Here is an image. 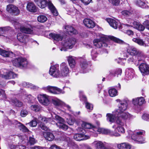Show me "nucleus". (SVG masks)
<instances>
[{"label":"nucleus","instance_id":"obj_43","mask_svg":"<svg viewBox=\"0 0 149 149\" xmlns=\"http://www.w3.org/2000/svg\"><path fill=\"white\" fill-rule=\"evenodd\" d=\"M83 104H85V107L88 110V111H90L93 109V104L87 101L85 102L84 103H83Z\"/></svg>","mask_w":149,"mask_h":149},{"label":"nucleus","instance_id":"obj_60","mask_svg":"<svg viewBox=\"0 0 149 149\" xmlns=\"http://www.w3.org/2000/svg\"><path fill=\"white\" fill-rule=\"evenodd\" d=\"M142 119L146 121H149V114L144 113L142 116Z\"/></svg>","mask_w":149,"mask_h":149},{"label":"nucleus","instance_id":"obj_38","mask_svg":"<svg viewBox=\"0 0 149 149\" xmlns=\"http://www.w3.org/2000/svg\"><path fill=\"white\" fill-rule=\"evenodd\" d=\"M56 125L60 129L64 130H66L68 128V126L64 123H56Z\"/></svg>","mask_w":149,"mask_h":149},{"label":"nucleus","instance_id":"obj_26","mask_svg":"<svg viewBox=\"0 0 149 149\" xmlns=\"http://www.w3.org/2000/svg\"><path fill=\"white\" fill-rule=\"evenodd\" d=\"M79 59L80 61V65L81 68L83 70H86L88 66L87 62L84 57H80Z\"/></svg>","mask_w":149,"mask_h":149},{"label":"nucleus","instance_id":"obj_61","mask_svg":"<svg viewBox=\"0 0 149 149\" xmlns=\"http://www.w3.org/2000/svg\"><path fill=\"white\" fill-rule=\"evenodd\" d=\"M1 95L3 96V99H5L6 98V95L4 90L0 89V96Z\"/></svg>","mask_w":149,"mask_h":149},{"label":"nucleus","instance_id":"obj_49","mask_svg":"<svg viewBox=\"0 0 149 149\" xmlns=\"http://www.w3.org/2000/svg\"><path fill=\"white\" fill-rule=\"evenodd\" d=\"M91 55L92 59L95 60L97 55V53L96 49L92 50V51L91 52Z\"/></svg>","mask_w":149,"mask_h":149},{"label":"nucleus","instance_id":"obj_32","mask_svg":"<svg viewBox=\"0 0 149 149\" xmlns=\"http://www.w3.org/2000/svg\"><path fill=\"white\" fill-rule=\"evenodd\" d=\"M13 123L17 125L18 126H20L21 129V130L23 132H27L29 131L28 129L25 126L20 122H18L17 120H14Z\"/></svg>","mask_w":149,"mask_h":149},{"label":"nucleus","instance_id":"obj_8","mask_svg":"<svg viewBox=\"0 0 149 149\" xmlns=\"http://www.w3.org/2000/svg\"><path fill=\"white\" fill-rule=\"evenodd\" d=\"M42 89L46 92L55 94L64 93L61 89L57 87L50 86L43 87L42 88Z\"/></svg>","mask_w":149,"mask_h":149},{"label":"nucleus","instance_id":"obj_40","mask_svg":"<svg viewBox=\"0 0 149 149\" xmlns=\"http://www.w3.org/2000/svg\"><path fill=\"white\" fill-rule=\"evenodd\" d=\"M11 102L13 105L16 107H21L23 105V103L16 99L12 100Z\"/></svg>","mask_w":149,"mask_h":149},{"label":"nucleus","instance_id":"obj_23","mask_svg":"<svg viewBox=\"0 0 149 149\" xmlns=\"http://www.w3.org/2000/svg\"><path fill=\"white\" fill-rule=\"evenodd\" d=\"M26 8L29 11L32 12H36L37 11L36 7L33 2L28 3L26 6Z\"/></svg>","mask_w":149,"mask_h":149},{"label":"nucleus","instance_id":"obj_9","mask_svg":"<svg viewBox=\"0 0 149 149\" xmlns=\"http://www.w3.org/2000/svg\"><path fill=\"white\" fill-rule=\"evenodd\" d=\"M104 43L107 44V47L109 45H112L113 43V41L119 44H122L123 41L122 40L116 38L113 36H107L104 38Z\"/></svg>","mask_w":149,"mask_h":149},{"label":"nucleus","instance_id":"obj_17","mask_svg":"<svg viewBox=\"0 0 149 149\" xmlns=\"http://www.w3.org/2000/svg\"><path fill=\"white\" fill-rule=\"evenodd\" d=\"M7 10L9 13L15 15H18L20 12L18 8L13 4H9L7 6Z\"/></svg>","mask_w":149,"mask_h":149},{"label":"nucleus","instance_id":"obj_25","mask_svg":"<svg viewBox=\"0 0 149 149\" xmlns=\"http://www.w3.org/2000/svg\"><path fill=\"white\" fill-rule=\"evenodd\" d=\"M49 36L52 39L57 41L63 40L64 38L62 37L60 34L51 33L49 34Z\"/></svg>","mask_w":149,"mask_h":149},{"label":"nucleus","instance_id":"obj_30","mask_svg":"<svg viewBox=\"0 0 149 149\" xmlns=\"http://www.w3.org/2000/svg\"><path fill=\"white\" fill-rule=\"evenodd\" d=\"M43 135L47 140L49 141H52L54 138L53 134L49 132H44Z\"/></svg>","mask_w":149,"mask_h":149},{"label":"nucleus","instance_id":"obj_46","mask_svg":"<svg viewBox=\"0 0 149 149\" xmlns=\"http://www.w3.org/2000/svg\"><path fill=\"white\" fill-rule=\"evenodd\" d=\"M31 109L37 112L39 111L40 109V106L37 105H32L31 107Z\"/></svg>","mask_w":149,"mask_h":149},{"label":"nucleus","instance_id":"obj_59","mask_svg":"<svg viewBox=\"0 0 149 149\" xmlns=\"http://www.w3.org/2000/svg\"><path fill=\"white\" fill-rule=\"evenodd\" d=\"M115 71H116L115 72V75L116 74L118 77L119 75H121L122 72V70L120 68H117L115 69Z\"/></svg>","mask_w":149,"mask_h":149},{"label":"nucleus","instance_id":"obj_34","mask_svg":"<svg viewBox=\"0 0 149 149\" xmlns=\"http://www.w3.org/2000/svg\"><path fill=\"white\" fill-rule=\"evenodd\" d=\"M20 30L23 33L29 34L31 33L33 31L31 29L23 26L20 27Z\"/></svg>","mask_w":149,"mask_h":149},{"label":"nucleus","instance_id":"obj_29","mask_svg":"<svg viewBox=\"0 0 149 149\" xmlns=\"http://www.w3.org/2000/svg\"><path fill=\"white\" fill-rule=\"evenodd\" d=\"M117 146L119 149H130L131 148L130 145L127 143L118 144Z\"/></svg>","mask_w":149,"mask_h":149},{"label":"nucleus","instance_id":"obj_39","mask_svg":"<svg viewBox=\"0 0 149 149\" xmlns=\"http://www.w3.org/2000/svg\"><path fill=\"white\" fill-rule=\"evenodd\" d=\"M52 102L55 106H59L63 104L62 101L56 98H54L52 99Z\"/></svg>","mask_w":149,"mask_h":149},{"label":"nucleus","instance_id":"obj_51","mask_svg":"<svg viewBox=\"0 0 149 149\" xmlns=\"http://www.w3.org/2000/svg\"><path fill=\"white\" fill-rule=\"evenodd\" d=\"M10 27L9 26H6L0 28V33L2 34L5 31L10 30Z\"/></svg>","mask_w":149,"mask_h":149},{"label":"nucleus","instance_id":"obj_13","mask_svg":"<svg viewBox=\"0 0 149 149\" xmlns=\"http://www.w3.org/2000/svg\"><path fill=\"white\" fill-rule=\"evenodd\" d=\"M37 98L39 102L44 105L47 106L49 103L48 96L46 94L39 95Z\"/></svg>","mask_w":149,"mask_h":149},{"label":"nucleus","instance_id":"obj_44","mask_svg":"<svg viewBox=\"0 0 149 149\" xmlns=\"http://www.w3.org/2000/svg\"><path fill=\"white\" fill-rule=\"evenodd\" d=\"M54 115L55 116H53V117H54V118H55V120L57 122V123H65V120L63 118L58 115L56 114H55Z\"/></svg>","mask_w":149,"mask_h":149},{"label":"nucleus","instance_id":"obj_36","mask_svg":"<svg viewBox=\"0 0 149 149\" xmlns=\"http://www.w3.org/2000/svg\"><path fill=\"white\" fill-rule=\"evenodd\" d=\"M22 85L23 86L26 88H30L34 90L37 89L38 88V87L36 86L29 83H27L26 82H24L23 83Z\"/></svg>","mask_w":149,"mask_h":149},{"label":"nucleus","instance_id":"obj_4","mask_svg":"<svg viewBox=\"0 0 149 149\" xmlns=\"http://www.w3.org/2000/svg\"><path fill=\"white\" fill-rule=\"evenodd\" d=\"M36 4L40 8H44L48 6L53 14L55 16L58 15V12L52 3L49 0H34Z\"/></svg>","mask_w":149,"mask_h":149},{"label":"nucleus","instance_id":"obj_7","mask_svg":"<svg viewBox=\"0 0 149 149\" xmlns=\"http://www.w3.org/2000/svg\"><path fill=\"white\" fill-rule=\"evenodd\" d=\"M12 62L14 66L21 68H26L28 64L27 59L21 57L16 58L13 60Z\"/></svg>","mask_w":149,"mask_h":149},{"label":"nucleus","instance_id":"obj_6","mask_svg":"<svg viewBox=\"0 0 149 149\" xmlns=\"http://www.w3.org/2000/svg\"><path fill=\"white\" fill-rule=\"evenodd\" d=\"M76 42L74 38H70L68 36L65 37L62 42L63 47L60 49L61 51H66L68 49H72Z\"/></svg>","mask_w":149,"mask_h":149},{"label":"nucleus","instance_id":"obj_62","mask_svg":"<svg viewBox=\"0 0 149 149\" xmlns=\"http://www.w3.org/2000/svg\"><path fill=\"white\" fill-rule=\"evenodd\" d=\"M14 149H26L25 146L22 145H17L13 147Z\"/></svg>","mask_w":149,"mask_h":149},{"label":"nucleus","instance_id":"obj_5","mask_svg":"<svg viewBox=\"0 0 149 149\" xmlns=\"http://www.w3.org/2000/svg\"><path fill=\"white\" fill-rule=\"evenodd\" d=\"M127 132L129 136H131L132 139L137 142L138 143H142L145 142V140L143 138L145 131L143 130H136L133 132L129 130Z\"/></svg>","mask_w":149,"mask_h":149},{"label":"nucleus","instance_id":"obj_48","mask_svg":"<svg viewBox=\"0 0 149 149\" xmlns=\"http://www.w3.org/2000/svg\"><path fill=\"white\" fill-rule=\"evenodd\" d=\"M126 60V58H119L118 59H115V61L117 63L122 65H124V60L125 61Z\"/></svg>","mask_w":149,"mask_h":149},{"label":"nucleus","instance_id":"obj_31","mask_svg":"<svg viewBox=\"0 0 149 149\" xmlns=\"http://www.w3.org/2000/svg\"><path fill=\"white\" fill-rule=\"evenodd\" d=\"M0 54L5 57H8L10 56H13L14 54L13 52L10 51H7L0 48Z\"/></svg>","mask_w":149,"mask_h":149},{"label":"nucleus","instance_id":"obj_52","mask_svg":"<svg viewBox=\"0 0 149 149\" xmlns=\"http://www.w3.org/2000/svg\"><path fill=\"white\" fill-rule=\"evenodd\" d=\"M36 142L35 139L32 137H29V143L31 145H33L35 144Z\"/></svg>","mask_w":149,"mask_h":149},{"label":"nucleus","instance_id":"obj_10","mask_svg":"<svg viewBox=\"0 0 149 149\" xmlns=\"http://www.w3.org/2000/svg\"><path fill=\"white\" fill-rule=\"evenodd\" d=\"M59 68V65L58 64L51 66L49 71V74L55 77H59L60 74Z\"/></svg>","mask_w":149,"mask_h":149},{"label":"nucleus","instance_id":"obj_12","mask_svg":"<svg viewBox=\"0 0 149 149\" xmlns=\"http://www.w3.org/2000/svg\"><path fill=\"white\" fill-rule=\"evenodd\" d=\"M124 26H131L133 27L134 28L140 31H143L145 29V27L144 25H142L139 22L132 20L130 22V25L125 24Z\"/></svg>","mask_w":149,"mask_h":149},{"label":"nucleus","instance_id":"obj_1","mask_svg":"<svg viewBox=\"0 0 149 149\" xmlns=\"http://www.w3.org/2000/svg\"><path fill=\"white\" fill-rule=\"evenodd\" d=\"M126 104L125 103L119 107L118 109L113 111L112 113H107L106 115L107 120L111 123L116 122L118 125L117 126L114 125L112 128L114 129L115 132L113 133L109 130L110 132L107 134H109L111 136H120V135L117 132L123 133H125V129L123 126L126 120L133 118V116L128 112L125 111L127 109Z\"/></svg>","mask_w":149,"mask_h":149},{"label":"nucleus","instance_id":"obj_14","mask_svg":"<svg viewBox=\"0 0 149 149\" xmlns=\"http://www.w3.org/2000/svg\"><path fill=\"white\" fill-rule=\"evenodd\" d=\"M17 38L18 41L23 45H26L28 41V36L22 33H18L17 35Z\"/></svg>","mask_w":149,"mask_h":149},{"label":"nucleus","instance_id":"obj_27","mask_svg":"<svg viewBox=\"0 0 149 149\" xmlns=\"http://www.w3.org/2000/svg\"><path fill=\"white\" fill-rule=\"evenodd\" d=\"M134 72L132 68H128L126 70V77L129 80L132 79L134 75Z\"/></svg>","mask_w":149,"mask_h":149},{"label":"nucleus","instance_id":"obj_33","mask_svg":"<svg viewBox=\"0 0 149 149\" xmlns=\"http://www.w3.org/2000/svg\"><path fill=\"white\" fill-rule=\"evenodd\" d=\"M68 61L71 68H73L76 65V63L74 57L72 56H70L68 57Z\"/></svg>","mask_w":149,"mask_h":149},{"label":"nucleus","instance_id":"obj_22","mask_svg":"<svg viewBox=\"0 0 149 149\" xmlns=\"http://www.w3.org/2000/svg\"><path fill=\"white\" fill-rule=\"evenodd\" d=\"M93 43L94 45L97 48H100L102 46H104L105 47H107V44L104 43V42H102L101 41L100 39H95L93 41Z\"/></svg>","mask_w":149,"mask_h":149},{"label":"nucleus","instance_id":"obj_57","mask_svg":"<svg viewBox=\"0 0 149 149\" xmlns=\"http://www.w3.org/2000/svg\"><path fill=\"white\" fill-rule=\"evenodd\" d=\"M122 14L123 15L127 16L130 15L132 14V13L130 11L125 10L123 11L122 12Z\"/></svg>","mask_w":149,"mask_h":149},{"label":"nucleus","instance_id":"obj_56","mask_svg":"<svg viewBox=\"0 0 149 149\" xmlns=\"http://www.w3.org/2000/svg\"><path fill=\"white\" fill-rule=\"evenodd\" d=\"M116 101L117 102H119L120 103V104L118 106V109L115 110L114 111H115L116 110L118 109H119V107H120V106L121 105H123V103L124 104H125V103H126V108H127V102H126V101H121V100H120V99H117L116 100Z\"/></svg>","mask_w":149,"mask_h":149},{"label":"nucleus","instance_id":"obj_53","mask_svg":"<svg viewBox=\"0 0 149 149\" xmlns=\"http://www.w3.org/2000/svg\"><path fill=\"white\" fill-rule=\"evenodd\" d=\"M79 149H91L88 145L84 144H80L79 147Z\"/></svg>","mask_w":149,"mask_h":149},{"label":"nucleus","instance_id":"obj_15","mask_svg":"<svg viewBox=\"0 0 149 149\" xmlns=\"http://www.w3.org/2000/svg\"><path fill=\"white\" fill-rule=\"evenodd\" d=\"M139 68L143 75L149 74V65L146 63H141L139 66Z\"/></svg>","mask_w":149,"mask_h":149},{"label":"nucleus","instance_id":"obj_45","mask_svg":"<svg viewBox=\"0 0 149 149\" xmlns=\"http://www.w3.org/2000/svg\"><path fill=\"white\" fill-rule=\"evenodd\" d=\"M96 149H104L106 147L104 146V144L101 141L97 142L96 144Z\"/></svg>","mask_w":149,"mask_h":149},{"label":"nucleus","instance_id":"obj_37","mask_svg":"<svg viewBox=\"0 0 149 149\" xmlns=\"http://www.w3.org/2000/svg\"><path fill=\"white\" fill-rule=\"evenodd\" d=\"M109 93L110 96L112 97L118 95L117 90L114 88H110L109 90Z\"/></svg>","mask_w":149,"mask_h":149},{"label":"nucleus","instance_id":"obj_3","mask_svg":"<svg viewBox=\"0 0 149 149\" xmlns=\"http://www.w3.org/2000/svg\"><path fill=\"white\" fill-rule=\"evenodd\" d=\"M128 46L126 48L127 52L124 53L123 56L124 57L128 58L129 55L132 56H136L137 58L138 61H143L145 57L144 54L141 51H139L134 46H130L127 44Z\"/></svg>","mask_w":149,"mask_h":149},{"label":"nucleus","instance_id":"obj_35","mask_svg":"<svg viewBox=\"0 0 149 149\" xmlns=\"http://www.w3.org/2000/svg\"><path fill=\"white\" fill-rule=\"evenodd\" d=\"M37 20L39 22L44 23L47 20V18L46 15H40L38 17Z\"/></svg>","mask_w":149,"mask_h":149},{"label":"nucleus","instance_id":"obj_11","mask_svg":"<svg viewBox=\"0 0 149 149\" xmlns=\"http://www.w3.org/2000/svg\"><path fill=\"white\" fill-rule=\"evenodd\" d=\"M61 72H60V77L67 76L69 72V70L67 64L62 63L60 65Z\"/></svg>","mask_w":149,"mask_h":149},{"label":"nucleus","instance_id":"obj_16","mask_svg":"<svg viewBox=\"0 0 149 149\" xmlns=\"http://www.w3.org/2000/svg\"><path fill=\"white\" fill-rule=\"evenodd\" d=\"M41 120V123L40 124V127L42 130H47L48 129V127L45 125V123H49L52 124H54L53 123V122H54L53 121V120L50 118H43Z\"/></svg>","mask_w":149,"mask_h":149},{"label":"nucleus","instance_id":"obj_28","mask_svg":"<svg viewBox=\"0 0 149 149\" xmlns=\"http://www.w3.org/2000/svg\"><path fill=\"white\" fill-rule=\"evenodd\" d=\"M107 21L111 26L115 29H117L118 27V23L115 20L111 18H107Z\"/></svg>","mask_w":149,"mask_h":149},{"label":"nucleus","instance_id":"obj_50","mask_svg":"<svg viewBox=\"0 0 149 149\" xmlns=\"http://www.w3.org/2000/svg\"><path fill=\"white\" fill-rule=\"evenodd\" d=\"M109 1L113 5L115 6H118L120 2V0H109Z\"/></svg>","mask_w":149,"mask_h":149},{"label":"nucleus","instance_id":"obj_63","mask_svg":"<svg viewBox=\"0 0 149 149\" xmlns=\"http://www.w3.org/2000/svg\"><path fill=\"white\" fill-rule=\"evenodd\" d=\"M143 24L145 28L146 29L147 28H148V26H149V21L148 20H146L143 23Z\"/></svg>","mask_w":149,"mask_h":149},{"label":"nucleus","instance_id":"obj_64","mask_svg":"<svg viewBox=\"0 0 149 149\" xmlns=\"http://www.w3.org/2000/svg\"><path fill=\"white\" fill-rule=\"evenodd\" d=\"M104 149H115L113 147V146L111 144H110L106 145V147L104 148Z\"/></svg>","mask_w":149,"mask_h":149},{"label":"nucleus","instance_id":"obj_47","mask_svg":"<svg viewBox=\"0 0 149 149\" xmlns=\"http://www.w3.org/2000/svg\"><path fill=\"white\" fill-rule=\"evenodd\" d=\"M136 3L138 6L142 8L146 7V4L141 0H138L136 2Z\"/></svg>","mask_w":149,"mask_h":149},{"label":"nucleus","instance_id":"obj_2","mask_svg":"<svg viewBox=\"0 0 149 149\" xmlns=\"http://www.w3.org/2000/svg\"><path fill=\"white\" fill-rule=\"evenodd\" d=\"M81 126L84 128L90 129V134L94 137H97L98 134H107L110 132L108 129L95 127L91 124L86 122H83Z\"/></svg>","mask_w":149,"mask_h":149},{"label":"nucleus","instance_id":"obj_20","mask_svg":"<svg viewBox=\"0 0 149 149\" xmlns=\"http://www.w3.org/2000/svg\"><path fill=\"white\" fill-rule=\"evenodd\" d=\"M132 101L133 104L134 105H136L137 107L138 106V105L139 106L141 105L145 102V99L142 97L134 98Z\"/></svg>","mask_w":149,"mask_h":149},{"label":"nucleus","instance_id":"obj_41","mask_svg":"<svg viewBox=\"0 0 149 149\" xmlns=\"http://www.w3.org/2000/svg\"><path fill=\"white\" fill-rule=\"evenodd\" d=\"M132 40L139 45L145 46V47L146 46V44L144 43V41L141 39L138 38H134L132 39Z\"/></svg>","mask_w":149,"mask_h":149},{"label":"nucleus","instance_id":"obj_19","mask_svg":"<svg viewBox=\"0 0 149 149\" xmlns=\"http://www.w3.org/2000/svg\"><path fill=\"white\" fill-rule=\"evenodd\" d=\"M65 33L70 35L76 34L78 33L77 31L71 25H68L65 26Z\"/></svg>","mask_w":149,"mask_h":149},{"label":"nucleus","instance_id":"obj_42","mask_svg":"<svg viewBox=\"0 0 149 149\" xmlns=\"http://www.w3.org/2000/svg\"><path fill=\"white\" fill-rule=\"evenodd\" d=\"M79 97L81 100L84 102V103L87 101V99L86 96L84 95L83 91H81L79 92Z\"/></svg>","mask_w":149,"mask_h":149},{"label":"nucleus","instance_id":"obj_55","mask_svg":"<svg viewBox=\"0 0 149 149\" xmlns=\"http://www.w3.org/2000/svg\"><path fill=\"white\" fill-rule=\"evenodd\" d=\"M27 124L29 125L31 127H35L37 125V122L36 120H32Z\"/></svg>","mask_w":149,"mask_h":149},{"label":"nucleus","instance_id":"obj_18","mask_svg":"<svg viewBox=\"0 0 149 149\" xmlns=\"http://www.w3.org/2000/svg\"><path fill=\"white\" fill-rule=\"evenodd\" d=\"M90 138L89 136L85 135L83 133L75 134L73 136L74 139L78 141L85 140Z\"/></svg>","mask_w":149,"mask_h":149},{"label":"nucleus","instance_id":"obj_58","mask_svg":"<svg viewBox=\"0 0 149 149\" xmlns=\"http://www.w3.org/2000/svg\"><path fill=\"white\" fill-rule=\"evenodd\" d=\"M116 71H115V69L111 70L109 71V76L111 77H114L116 76L115 72Z\"/></svg>","mask_w":149,"mask_h":149},{"label":"nucleus","instance_id":"obj_21","mask_svg":"<svg viewBox=\"0 0 149 149\" xmlns=\"http://www.w3.org/2000/svg\"><path fill=\"white\" fill-rule=\"evenodd\" d=\"M83 22L85 25L89 28H93L95 26V22L91 19L85 18Z\"/></svg>","mask_w":149,"mask_h":149},{"label":"nucleus","instance_id":"obj_24","mask_svg":"<svg viewBox=\"0 0 149 149\" xmlns=\"http://www.w3.org/2000/svg\"><path fill=\"white\" fill-rule=\"evenodd\" d=\"M17 76V74H15L13 72L10 71L5 74L2 75V78L6 79H9L12 78H15Z\"/></svg>","mask_w":149,"mask_h":149},{"label":"nucleus","instance_id":"obj_54","mask_svg":"<svg viewBox=\"0 0 149 149\" xmlns=\"http://www.w3.org/2000/svg\"><path fill=\"white\" fill-rule=\"evenodd\" d=\"M28 111L25 109H23L21 110L20 112V115L22 117H25L28 114Z\"/></svg>","mask_w":149,"mask_h":149}]
</instances>
